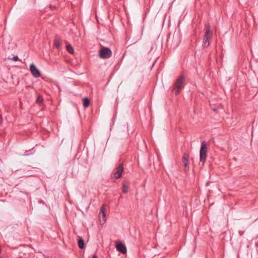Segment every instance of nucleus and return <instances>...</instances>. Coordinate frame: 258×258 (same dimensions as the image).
<instances>
[{"label": "nucleus", "instance_id": "nucleus-1", "mask_svg": "<svg viewBox=\"0 0 258 258\" xmlns=\"http://www.w3.org/2000/svg\"><path fill=\"white\" fill-rule=\"evenodd\" d=\"M184 81V76H181L177 79L174 84V88L172 90V91L176 95L180 92L182 88L183 87Z\"/></svg>", "mask_w": 258, "mask_h": 258}, {"label": "nucleus", "instance_id": "nucleus-2", "mask_svg": "<svg viewBox=\"0 0 258 258\" xmlns=\"http://www.w3.org/2000/svg\"><path fill=\"white\" fill-rule=\"evenodd\" d=\"M212 34L210 32V27L209 25H206V32L204 38L203 46L204 47H208L210 44V41Z\"/></svg>", "mask_w": 258, "mask_h": 258}, {"label": "nucleus", "instance_id": "nucleus-3", "mask_svg": "<svg viewBox=\"0 0 258 258\" xmlns=\"http://www.w3.org/2000/svg\"><path fill=\"white\" fill-rule=\"evenodd\" d=\"M207 144L205 141L202 142L200 152V162H203V164L205 163L207 158Z\"/></svg>", "mask_w": 258, "mask_h": 258}, {"label": "nucleus", "instance_id": "nucleus-4", "mask_svg": "<svg viewBox=\"0 0 258 258\" xmlns=\"http://www.w3.org/2000/svg\"><path fill=\"white\" fill-rule=\"evenodd\" d=\"M99 55L101 58H109L112 55V51L111 49L108 47L101 46L99 50Z\"/></svg>", "mask_w": 258, "mask_h": 258}, {"label": "nucleus", "instance_id": "nucleus-5", "mask_svg": "<svg viewBox=\"0 0 258 258\" xmlns=\"http://www.w3.org/2000/svg\"><path fill=\"white\" fill-rule=\"evenodd\" d=\"M189 157V153L185 152L184 153L182 158V162L184 166V170L185 171H187L189 170V162L188 158Z\"/></svg>", "mask_w": 258, "mask_h": 258}, {"label": "nucleus", "instance_id": "nucleus-6", "mask_svg": "<svg viewBox=\"0 0 258 258\" xmlns=\"http://www.w3.org/2000/svg\"><path fill=\"white\" fill-rule=\"evenodd\" d=\"M123 171V167L122 164H120L115 169V171L114 172V177L115 179L120 178L121 177L122 173Z\"/></svg>", "mask_w": 258, "mask_h": 258}, {"label": "nucleus", "instance_id": "nucleus-7", "mask_svg": "<svg viewBox=\"0 0 258 258\" xmlns=\"http://www.w3.org/2000/svg\"><path fill=\"white\" fill-rule=\"evenodd\" d=\"M30 70L34 77L38 78L40 76V71L33 63L30 64Z\"/></svg>", "mask_w": 258, "mask_h": 258}, {"label": "nucleus", "instance_id": "nucleus-8", "mask_svg": "<svg viewBox=\"0 0 258 258\" xmlns=\"http://www.w3.org/2000/svg\"><path fill=\"white\" fill-rule=\"evenodd\" d=\"M105 209L106 207L105 205H103L100 208V211L99 214V218L100 220H102L103 222H105L106 221V214L105 212Z\"/></svg>", "mask_w": 258, "mask_h": 258}, {"label": "nucleus", "instance_id": "nucleus-9", "mask_svg": "<svg viewBox=\"0 0 258 258\" xmlns=\"http://www.w3.org/2000/svg\"><path fill=\"white\" fill-rule=\"evenodd\" d=\"M116 248L117 251H120L123 254L126 253L127 252V249L125 245L120 242H118L116 243Z\"/></svg>", "mask_w": 258, "mask_h": 258}, {"label": "nucleus", "instance_id": "nucleus-10", "mask_svg": "<svg viewBox=\"0 0 258 258\" xmlns=\"http://www.w3.org/2000/svg\"><path fill=\"white\" fill-rule=\"evenodd\" d=\"M78 246L80 249H83L85 247L84 240L82 237H79L78 239Z\"/></svg>", "mask_w": 258, "mask_h": 258}, {"label": "nucleus", "instance_id": "nucleus-11", "mask_svg": "<svg viewBox=\"0 0 258 258\" xmlns=\"http://www.w3.org/2000/svg\"><path fill=\"white\" fill-rule=\"evenodd\" d=\"M128 182L127 181H124L122 185V192L124 194L127 193L128 190Z\"/></svg>", "mask_w": 258, "mask_h": 258}, {"label": "nucleus", "instance_id": "nucleus-12", "mask_svg": "<svg viewBox=\"0 0 258 258\" xmlns=\"http://www.w3.org/2000/svg\"><path fill=\"white\" fill-rule=\"evenodd\" d=\"M61 40L59 39H55L54 42V45L55 47L58 49L61 45Z\"/></svg>", "mask_w": 258, "mask_h": 258}, {"label": "nucleus", "instance_id": "nucleus-13", "mask_svg": "<svg viewBox=\"0 0 258 258\" xmlns=\"http://www.w3.org/2000/svg\"><path fill=\"white\" fill-rule=\"evenodd\" d=\"M210 106H211V109L214 111H217L219 109L222 108V106L220 104H219L218 105H217L216 106L214 104L213 105L211 104Z\"/></svg>", "mask_w": 258, "mask_h": 258}, {"label": "nucleus", "instance_id": "nucleus-14", "mask_svg": "<svg viewBox=\"0 0 258 258\" xmlns=\"http://www.w3.org/2000/svg\"><path fill=\"white\" fill-rule=\"evenodd\" d=\"M90 101L88 98H85L83 100V106L85 108L89 106Z\"/></svg>", "mask_w": 258, "mask_h": 258}, {"label": "nucleus", "instance_id": "nucleus-15", "mask_svg": "<svg viewBox=\"0 0 258 258\" xmlns=\"http://www.w3.org/2000/svg\"><path fill=\"white\" fill-rule=\"evenodd\" d=\"M66 47H67V51L69 53H70L71 54L74 53V49L71 45H70V44L67 45Z\"/></svg>", "mask_w": 258, "mask_h": 258}, {"label": "nucleus", "instance_id": "nucleus-16", "mask_svg": "<svg viewBox=\"0 0 258 258\" xmlns=\"http://www.w3.org/2000/svg\"><path fill=\"white\" fill-rule=\"evenodd\" d=\"M43 99L41 96L39 95L38 96L37 99V102L41 103L43 101Z\"/></svg>", "mask_w": 258, "mask_h": 258}, {"label": "nucleus", "instance_id": "nucleus-17", "mask_svg": "<svg viewBox=\"0 0 258 258\" xmlns=\"http://www.w3.org/2000/svg\"><path fill=\"white\" fill-rule=\"evenodd\" d=\"M12 60L14 61H18L19 60V57L18 56H15L12 58Z\"/></svg>", "mask_w": 258, "mask_h": 258}, {"label": "nucleus", "instance_id": "nucleus-18", "mask_svg": "<svg viewBox=\"0 0 258 258\" xmlns=\"http://www.w3.org/2000/svg\"><path fill=\"white\" fill-rule=\"evenodd\" d=\"M92 258H97V255L96 254H94L92 257Z\"/></svg>", "mask_w": 258, "mask_h": 258}, {"label": "nucleus", "instance_id": "nucleus-19", "mask_svg": "<svg viewBox=\"0 0 258 258\" xmlns=\"http://www.w3.org/2000/svg\"><path fill=\"white\" fill-rule=\"evenodd\" d=\"M239 235H240V236H241V235H242L243 234L244 232H242V231H239Z\"/></svg>", "mask_w": 258, "mask_h": 258}, {"label": "nucleus", "instance_id": "nucleus-20", "mask_svg": "<svg viewBox=\"0 0 258 258\" xmlns=\"http://www.w3.org/2000/svg\"><path fill=\"white\" fill-rule=\"evenodd\" d=\"M2 121V116L0 115V122Z\"/></svg>", "mask_w": 258, "mask_h": 258}, {"label": "nucleus", "instance_id": "nucleus-21", "mask_svg": "<svg viewBox=\"0 0 258 258\" xmlns=\"http://www.w3.org/2000/svg\"><path fill=\"white\" fill-rule=\"evenodd\" d=\"M0 258H3L2 257L0 256Z\"/></svg>", "mask_w": 258, "mask_h": 258}, {"label": "nucleus", "instance_id": "nucleus-22", "mask_svg": "<svg viewBox=\"0 0 258 258\" xmlns=\"http://www.w3.org/2000/svg\"><path fill=\"white\" fill-rule=\"evenodd\" d=\"M19 258H21V257H19Z\"/></svg>", "mask_w": 258, "mask_h": 258}]
</instances>
